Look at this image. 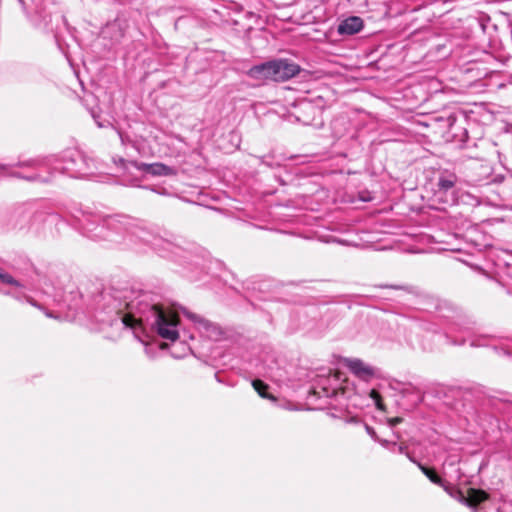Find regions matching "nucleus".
I'll use <instances>...</instances> for the list:
<instances>
[{"label":"nucleus","mask_w":512,"mask_h":512,"mask_svg":"<svg viewBox=\"0 0 512 512\" xmlns=\"http://www.w3.org/2000/svg\"><path fill=\"white\" fill-rule=\"evenodd\" d=\"M182 313L184 316H186L189 320L194 322L199 326V328H203L205 331H209L210 329L215 330L216 327H214L209 321L201 317L200 315H197L195 313L190 312L186 308H182Z\"/></svg>","instance_id":"f8f14e48"},{"label":"nucleus","mask_w":512,"mask_h":512,"mask_svg":"<svg viewBox=\"0 0 512 512\" xmlns=\"http://www.w3.org/2000/svg\"><path fill=\"white\" fill-rule=\"evenodd\" d=\"M46 315H47L48 317H52V314H51V313H46Z\"/></svg>","instance_id":"393cba45"},{"label":"nucleus","mask_w":512,"mask_h":512,"mask_svg":"<svg viewBox=\"0 0 512 512\" xmlns=\"http://www.w3.org/2000/svg\"><path fill=\"white\" fill-rule=\"evenodd\" d=\"M93 232L92 237L97 240H108L111 242L119 243L120 234L125 233L131 236H140L143 232L139 227L131 225V221L124 216L108 217L102 224L97 225L94 229H89Z\"/></svg>","instance_id":"f03ea898"},{"label":"nucleus","mask_w":512,"mask_h":512,"mask_svg":"<svg viewBox=\"0 0 512 512\" xmlns=\"http://www.w3.org/2000/svg\"><path fill=\"white\" fill-rule=\"evenodd\" d=\"M255 391L259 394V396L263 398H270L272 400H275V398L272 395H269L267 390L269 386H253Z\"/></svg>","instance_id":"f3484780"},{"label":"nucleus","mask_w":512,"mask_h":512,"mask_svg":"<svg viewBox=\"0 0 512 512\" xmlns=\"http://www.w3.org/2000/svg\"><path fill=\"white\" fill-rule=\"evenodd\" d=\"M143 169L148 174L154 176H171L176 174L173 167L167 166L163 163L144 164Z\"/></svg>","instance_id":"9d476101"},{"label":"nucleus","mask_w":512,"mask_h":512,"mask_svg":"<svg viewBox=\"0 0 512 512\" xmlns=\"http://www.w3.org/2000/svg\"><path fill=\"white\" fill-rule=\"evenodd\" d=\"M418 467L419 469L421 470V472L429 478V480L434 483V484H437L439 486H443V480L442 478L437 474V472L435 471V469L433 468H429L427 466H424L420 463H418Z\"/></svg>","instance_id":"4468645a"},{"label":"nucleus","mask_w":512,"mask_h":512,"mask_svg":"<svg viewBox=\"0 0 512 512\" xmlns=\"http://www.w3.org/2000/svg\"><path fill=\"white\" fill-rule=\"evenodd\" d=\"M317 377L320 378L317 380L319 383L326 381L327 384H333L335 382H340V381L345 382L347 380L346 377H344V374L342 372L335 371L332 373V371L330 369L328 370L327 375L325 373H322V374H318Z\"/></svg>","instance_id":"ddd939ff"},{"label":"nucleus","mask_w":512,"mask_h":512,"mask_svg":"<svg viewBox=\"0 0 512 512\" xmlns=\"http://www.w3.org/2000/svg\"><path fill=\"white\" fill-rule=\"evenodd\" d=\"M403 422V418L401 417H392V418H389L388 419V424L391 426V427H394L400 423Z\"/></svg>","instance_id":"aec40b11"},{"label":"nucleus","mask_w":512,"mask_h":512,"mask_svg":"<svg viewBox=\"0 0 512 512\" xmlns=\"http://www.w3.org/2000/svg\"><path fill=\"white\" fill-rule=\"evenodd\" d=\"M338 393L344 394L345 393V387L344 386H340L337 389L334 386H313L308 391L309 395H313V396H316L318 398H323V397L328 398V397H331V396H336V395H338Z\"/></svg>","instance_id":"1a4fd4ad"},{"label":"nucleus","mask_w":512,"mask_h":512,"mask_svg":"<svg viewBox=\"0 0 512 512\" xmlns=\"http://www.w3.org/2000/svg\"><path fill=\"white\" fill-rule=\"evenodd\" d=\"M149 296L143 294L141 299L127 304L128 312L120 317L122 324L134 331L149 328L161 338L175 341L178 336V316L167 311L157 303L148 300Z\"/></svg>","instance_id":"f257e3e1"},{"label":"nucleus","mask_w":512,"mask_h":512,"mask_svg":"<svg viewBox=\"0 0 512 512\" xmlns=\"http://www.w3.org/2000/svg\"><path fill=\"white\" fill-rule=\"evenodd\" d=\"M346 366L361 381L370 382L372 380H387L379 369H376L360 359H346Z\"/></svg>","instance_id":"7ed1b4c3"},{"label":"nucleus","mask_w":512,"mask_h":512,"mask_svg":"<svg viewBox=\"0 0 512 512\" xmlns=\"http://www.w3.org/2000/svg\"><path fill=\"white\" fill-rule=\"evenodd\" d=\"M370 396H371L372 399H374L375 405H376L377 409L385 412L386 411V406L383 403V400H382V397H381L380 393L378 391H376L375 389H373L370 392Z\"/></svg>","instance_id":"dca6fc26"},{"label":"nucleus","mask_w":512,"mask_h":512,"mask_svg":"<svg viewBox=\"0 0 512 512\" xmlns=\"http://www.w3.org/2000/svg\"><path fill=\"white\" fill-rule=\"evenodd\" d=\"M208 338H212V339H217L219 335H211V334H208L206 335Z\"/></svg>","instance_id":"b1692460"},{"label":"nucleus","mask_w":512,"mask_h":512,"mask_svg":"<svg viewBox=\"0 0 512 512\" xmlns=\"http://www.w3.org/2000/svg\"><path fill=\"white\" fill-rule=\"evenodd\" d=\"M445 491L450 495V492H451V489H454L453 487H450V486H447L443 483V486H442Z\"/></svg>","instance_id":"5701e85b"},{"label":"nucleus","mask_w":512,"mask_h":512,"mask_svg":"<svg viewBox=\"0 0 512 512\" xmlns=\"http://www.w3.org/2000/svg\"><path fill=\"white\" fill-rule=\"evenodd\" d=\"M465 495L466 494H464L463 491L458 488L451 489V492H450V496L455 498L457 501H459L462 504L464 503Z\"/></svg>","instance_id":"6ab92c4d"},{"label":"nucleus","mask_w":512,"mask_h":512,"mask_svg":"<svg viewBox=\"0 0 512 512\" xmlns=\"http://www.w3.org/2000/svg\"><path fill=\"white\" fill-rule=\"evenodd\" d=\"M39 163L38 160H29L28 162L19 163V166H37Z\"/></svg>","instance_id":"412c9836"},{"label":"nucleus","mask_w":512,"mask_h":512,"mask_svg":"<svg viewBox=\"0 0 512 512\" xmlns=\"http://www.w3.org/2000/svg\"><path fill=\"white\" fill-rule=\"evenodd\" d=\"M458 181V177L455 173L444 171L440 174L437 182L436 195L443 202L454 203L455 198L453 196L454 187Z\"/></svg>","instance_id":"39448f33"},{"label":"nucleus","mask_w":512,"mask_h":512,"mask_svg":"<svg viewBox=\"0 0 512 512\" xmlns=\"http://www.w3.org/2000/svg\"><path fill=\"white\" fill-rule=\"evenodd\" d=\"M0 281L15 287H23V285L18 280H16L10 274L4 272L2 268H0Z\"/></svg>","instance_id":"2eb2a0df"},{"label":"nucleus","mask_w":512,"mask_h":512,"mask_svg":"<svg viewBox=\"0 0 512 512\" xmlns=\"http://www.w3.org/2000/svg\"><path fill=\"white\" fill-rule=\"evenodd\" d=\"M251 384L253 385H262V384H265L263 381L259 380V379H255L251 382Z\"/></svg>","instance_id":"4be33fe9"},{"label":"nucleus","mask_w":512,"mask_h":512,"mask_svg":"<svg viewBox=\"0 0 512 512\" xmlns=\"http://www.w3.org/2000/svg\"><path fill=\"white\" fill-rule=\"evenodd\" d=\"M297 112H298V115L296 116L297 119L304 124H309L312 121V119L309 117H303V114L305 113V114H313L314 115L318 111L312 103L305 101V102H301L298 105Z\"/></svg>","instance_id":"9b49d317"},{"label":"nucleus","mask_w":512,"mask_h":512,"mask_svg":"<svg viewBox=\"0 0 512 512\" xmlns=\"http://www.w3.org/2000/svg\"><path fill=\"white\" fill-rule=\"evenodd\" d=\"M364 27L363 20L358 16H351L343 20L337 28L340 35H354L360 32Z\"/></svg>","instance_id":"0eeeda50"},{"label":"nucleus","mask_w":512,"mask_h":512,"mask_svg":"<svg viewBox=\"0 0 512 512\" xmlns=\"http://www.w3.org/2000/svg\"><path fill=\"white\" fill-rule=\"evenodd\" d=\"M272 60L254 65L247 71V76L259 81H274Z\"/></svg>","instance_id":"423d86ee"},{"label":"nucleus","mask_w":512,"mask_h":512,"mask_svg":"<svg viewBox=\"0 0 512 512\" xmlns=\"http://www.w3.org/2000/svg\"><path fill=\"white\" fill-rule=\"evenodd\" d=\"M495 351L499 354V355H504V356H512V343L509 344V345H506V346H503V347H495Z\"/></svg>","instance_id":"a211bd4d"},{"label":"nucleus","mask_w":512,"mask_h":512,"mask_svg":"<svg viewBox=\"0 0 512 512\" xmlns=\"http://www.w3.org/2000/svg\"><path fill=\"white\" fill-rule=\"evenodd\" d=\"M0 169H4V166H0Z\"/></svg>","instance_id":"a878e982"},{"label":"nucleus","mask_w":512,"mask_h":512,"mask_svg":"<svg viewBox=\"0 0 512 512\" xmlns=\"http://www.w3.org/2000/svg\"><path fill=\"white\" fill-rule=\"evenodd\" d=\"M489 498L490 495L482 489L468 488L463 504L470 508H476L481 503L489 500Z\"/></svg>","instance_id":"6e6552de"},{"label":"nucleus","mask_w":512,"mask_h":512,"mask_svg":"<svg viewBox=\"0 0 512 512\" xmlns=\"http://www.w3.org/2000/svg\"><path fill=\"white\" fill-rule=\"evenodd\" d=\"M274 82H285L297 76L301 72V67L286 58L272 60Z\"/></svg>","instance_id":"20e7f679"}]
</instances>
